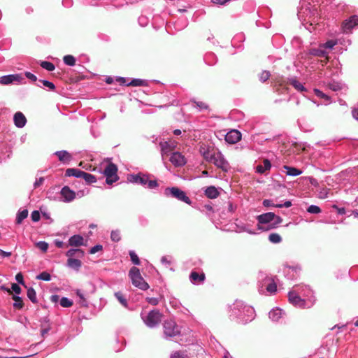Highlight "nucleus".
Masks as SVG:
<instances>
[{"mask_svg": "<svg viewBox=\"0 0 358 358\" xmlns=\"http://www.w3.org/2000/svg\"><path fill=\"white\" fill-rule=\"evenodd\" d=\"M255 311L254 308L243 301L236 300L230 306L229 317L240 324H247L254 320Z\"/></svg>", "mask_w": 358, "mask_h": 358, "instance_id": "f257e3e1", "label": "nucleus"}, {"mask_svg": "<svg viewBox=\"0 0 358 358\" xmlns=\"http://www.w3.org/2000/svg\"><path fill=\"white\" fill-rule=\"evenodd\" d=\"M257 220L258 221V229L262 231L274 229L282 221L280 217L271 212L258 215Z\"/></svg>", "mask_w": 358, "mask_h": 358, "instance_id": "f03ea898", "label": "nucleus"}, {"mask_svg": "<svg viewBox=\"0 0 358 358\" xmlns=\"http://www.w3.org/2000/svg\"><path fill=\"white\" fill-rule=\"evenodd\" d=\"M127 180L134 184H138L149 189H155L159 186L156 180H150L149 176L141 173L137 174H130Z\"/></svg>", "mask_w": 358, "mask_h": 358, "instance_id": "7ed1b4c3", "label": "nucleus"}, {"mask_svg": "<svg viewBox=\"0 0 358 358\" xmlns=\"http://www.w3.org/2000/svg\"><path fill=\"white\" fill-rule=\"evenodd\" d=\"M129 276L133 285L136 287L143 291L149 288V285L144 280L140 273V270L137 267L133 266L131 268L129 272Z\"/></svg>", "mask_w": 358, "mask_h": 358, "instance_id": "20e7f679", "label": "nucleus"}, {"mask_svg": "<svg viewBox=\"0 0 358 358\" xmlns=\"http://www.w3.org/2000/svg\"><path fill=\"white\" fill-rule=\"evenodd\" d=\"M141 316L147 327L154 328L161 322L162 315L159 310H152L148 314L141 313Z\"/></svg>", "mask_w": 358, "mask_h": 358, "instance_id": "39448f33", "label": "nucleus"}, {"mask_svg": "<svg viewBox=\"0 0 358 358\" xmlns=\"http://www.w3.org/2000/svg\"><path fill=\"white\" fill-rule=\"evenodd\" d=\"M164 195L167 197H173L185 203L191 204V200L186 195V193L176 187H166L164 189Z\"/></svg>", "mask_w": 358, "mask_h": 358, "instance_id": "423d86ee", "label": "nucleus"}, {"mask_svg": "<svg viewBox=\"0 0 358 358\" xmlns=\"http://www.w3.org/2000/svg\"><path fill=\"white\" fill-rule=\"evenodd\" d=\"M288 299L290 303L299 308H310L313 304V301H310V303H307L306 300L301 299V296L299 295V293L294 289L289 292Z\"/></svg>", "mask_w": 358, "mask_h": 358, "instance_id": "0eeeda50", "label": "nucleus"}, {"mask_svg": "<svg viewBox=\"0 0 358 358\" xmlns=\"http://www.w3.org/2000/svg\"><path fill=\"white\" fill-rule=\"evenodd\" d=\"M164 333L166 337H173L180 333V329L174 320L169 319L164 322Z\"/></svg>", "mask_w": 358, "mask_h": 358, "instance_id": "6e6552de", "label": "nucleus"}, {"mask_svg": "<svg viewBox=\"0 0 358 358\" xmlns=\"http://www.w3.org/2000/svg\"><path fill=\"white\" fill-rule=\"evenodd\" d=\"M117 166L114 164H109L106 166L103 173L106 177V182L107 184L111 185L117 180Z\"/></svg>", "mask_w": 358, "mask_h": 358, "instance_id": "1a4fd4ad", "label": "nucleus"}, {"mask_svg": "<svg viewBox=\"0 0 358 358\" xmlns=\"http://www.w3.org/2000/svg\"><path fill=\"white\" fill-rule=\"evenodd\" d=\"M210 163H213L215 166L224 172H227L230 169L229 162L225 159L224 155L220 150L216 152L215 158H213Z\"/></svg>", "mask_w": 358, "mask_h": 358, "instance_id": "9d476101", "label": "nucleus"}, {"mask_svg": "<svg viewBox=\"0 0 358 358\" xmlns=\"http://www.w3.org/2000/svg\"><path fill=\"white\" fill-rule=\"evenodd\" d=\"M219 150L213 147L203 145L200 146L199 152L205 160L208 162H211L216 155V152Z\"/></svg>", "mask_w": 358, "mask_h": 358, "instance_id": "9b49d317", "label": "nucleus"}, {"mask_svg": "<svg viewBox=\"0 0 358 358\" xmlns=\"http://www.w3.org/2000/svg\"><path fill=\"white\" fill-rule=\"evenodd\" d=\"M358 25V16L352 15L345 20L342 24V29L344 33H350L351 30Z\"/></svg>", "mask_w": 358, "mask_h": 358, "instance_id": "f8f14e48", "label": "nucleus"}, {"mask_svg": "<svg viewBox=\"0 0 358 358\" xmlns=\"http://www.w3.org/2000/svg\"><path fill=\"white\" fill-rule=\"evenodd\" d=\"M23 77L20 74H10L1 76L0 78V83L1 85H9L13 83H21Z\"/></svg>", "mask_w": 358, "mask_h": 358, "instance_id": "ddd939ff", "label": "nucleus"}, {"mask_svg": "<svg viewBox=\"0 0 358 358\" xmlns=\"http://www.w3.org/2000/svg\"><path fill=\"white\" fill-rule=\"evenodd\" d=\"M161 148L162 158L164 160L165 156H168L174 150L176 145L175 142L163 141L159 143Z\"/></svg>", "mask_w": 358, "mask_h": 358, "instance_id": "4468645a", "label": "nucleus"}, {"mask_svg": "<svg viewBox=\"0 0 358 358\" xmlns=\"http://www.w3.org/2000/svg\"><path fill=\"white\" fill-rule=\"evenodd\" d=\"M170 162L175 166H182L186 164L185 157L179 152H173L171 153Z\"/></svg>", "mask_w": 358, "mask_h": 358, "instance_id": "2eb2a0df", "label": "nucleus"}, {"mask_svg": "<svg viewBox=\"0 0 358 358\" xmlns=\"http://www.w3.org/2000/svg\"><path fill=\"white\" fill-rule=\"evenodd\" d=\"M293 289L296 290V292L299 293V295H301L304 297H308V303H310V301L314 302V300H312L313 292L306 285H297L294 287Z\"/></svg>", "mask_w": 358, "mask_h": 358, "instance_id": "dca6fc26", "label": "nucleus"}, {"mask_svg": "<svg viewBox=\"0 0 358 358\" xmlns=\"http://www.w3.org/2000/svg\"><path fill=\"white\" fill-rule=\"evenodd\" d=\"M241 138V134L236 129H232L229 131L225 135V141L230 143L234 144L239 141Z\"/></svg>", "mask_w": 358, "mask_h": 358, "instance_id": "f3484780", "label": "nucleus"}, {"mask_svg": "<svg viewBox=\"0 0 358 358\" xmlns=\"http://www.w3.org/2000/svg\"><path fill=\"white\" fill-rule=\"evenodd\" d=\"M61 195L64 202H71L76 198V193L68 186L64 187L61 190Z\"/></svg>", "mask_w": 358, "mask_h": 358, "instance_id": "a211bd4d", "label": "nucleus"}, {"mask_svg": "<svg viewBox=\"0 0 358 358\" xmlns=\"http://www.w3.org/2000/svg\"><path fill=\"white\" fill-rule=\"evenodd\" d=\"M54 155L64 164H69L73 159L72 155L66 150L56 151Z\"/></svg>", "mask_w": 358, "mask_h": 358, "instance_id": "6ab92c4d", "label": "nucleus"}, {"mask_svg": "<svg viewBox=\"0 0 358 358\" xmlns=\"http://www.w3.org/2000/svg\"><path fill=\"white\" fill-rule=\"evenodd\" d=\"M15 125L18 128H22L25 126L27 119L24 114L21 112H17L13 117Z\"/></svg>", "mask_w": 358, "mask_h": 358, "instance_id": "aec40b11", "label": "nucleus"}, {"mask_svg": "<svg viewBox=\"0 0 358 358\" xmlns=\"http://www.w3.org/2000/svg\"><path fill=\"white\" fill-rule=\"evenodd\" d=\"M69 244L71 246H81L84 245V238L80 235H73L69 239Z\"/></svg>", "mask_w": 358, "mask_h": 358, "instance_id": "412c9836", "label": "nucleus"}, {"mask_svg": "<svg viewBox=\"0 0 358 358\" xmlns=\"http://www.w3.org/2000/svg\"><path fill=\"white\" fill-rule=\"evenodd\" d=\"M271 168V162L265 159L263 160V164H259L256 166V172L258 173H264L266 171L270 170Z\"/></svg>", "mask_w": 358, "mask_h": 358, "instance_id": "4be33fe9", "label": "nucleus"}, {"mask_svg": "<svg viewBox=\"0 0 358 358\" xmlns=\"http://www.w3.org/2000/svg\"><path fill=\"white\" fill-rule=\"evenodd\" d=\"M282 313H283L282 309L275 308H273L268 313V317L272 321L277 322L279 320L280 318H281Z\"/></svg>", "mask_w": 358, "mask_h": 358, "instance_id": "5701e85b", "label": "nucleus"}, {"mask_svg": "<svg viewBox=\"0 0 358 358\" xmlns=\"http://www.w3.org/2000/svg\"><path fill=\"white\" fill-rule=\"evenodd\" d=\"M84 171L74 168L67 169L65 172V176L68 177H75L76 178H82Z\"/></svg>", "mask_w": 358, "mask_h": 358, "instance_id": "b1692460", "label": "nucleus"}, {"mask_svg": "<svg viewBox=\"0 0 358 358\" xmlns=\"http://www.w3.org/2000/svg\"><path fill=\"white\" fill-rule=\"evenodd\" d=\"M219 194L217 189L214 186L208 187L205 190V195L211 199L217 198Z\"/></svg>", "mask_w": 358, "mask_h": 358, "instance_id": "393cba45", "label": "nucleus"}, {"mask_svg": "<svg viewBox=\"0 0 358 358\" xmlns=\"http://www.w3.org/2000/svg\"><path fill=\"white\" fill-rule=\"evenodd\" d=\"M67 266L75 271H79L82 266V262L78 259L69 258L67 260Z\"/></svg>", "mask_w": 358, "mask_h": 358, "instance_id": "a878e982", "label": "nucleus"}, {"mask_svg": "<svg viewBox=\"0 0 358 358\" xmlns=\"http://www.w3.org/2000/svg\"><path fill=\"white\" fill-rule=\"evenodd\" d=\"M190 280L194 284H199L203 282L205 279L203 273L199 274L197 272L192 271L189 275Z\"/></svg>", "mask_w": 358, "mask_h": 358, "instance_id": "bb28decb", "label": "nucleus"}, {"mask_svg": "<svg viewBox=\"0 0 358 358\" xmlns=\"http://www.w3.org/2000/svg\"><path fill=\"white\" fill-rule=\"evenodd\" d=\"M308 53L313 56L324 57H326L328 52L322 49V47L320 46V48H312L309 50Z\"/></svg>", "mask_w": 358, "mask_h": 358, "instance_id": "cd10ccee", "label": "nucleus"}, {"mask_svg": "<svg viewBox=\"0 0 358 358\" xmlns=\"http://www.w3.org/2000/svg\"><path fill=\"white\" fill-rule=\"evenodd\" d=\"M66 255L69 258H73L74 256L81 258L84 256V252L80 249L71 248L66 252Z\"/></svg>", "mask_w": 358, "mask_h": 358, "instance_id": "c85d7f7f", "label": "nucleus"}, {"mask_svg": "<svg viewBox=\"0 0 358 358\" xmlns=\"http://www.w3.org/2000/svg\"><path fill=\"white\" fill-rule=\"evenodd\" d=\"M266 281L268 282L266 285V290L270 294H274L277 290V285L274 281L270 278H266Z\"/></svg>", "mask_w": 358, "mask_h": 358, "instance_id": "c756f323", "label": "nucleus"}, {"mask_svg": "<svg viewBox=\"0 0 358 358\" xmlns=\"http://www.w3.org/2000/svg\"><path fill=\"white\" fill-rule=\"evenodd\" d=\"M284 168L287 170V175L290 176H297L302 173V171L299 169L291 167L288 166H285Z\"/></svg>", "mask_w": 358, "mask_h": 358, "instance_id": "7c9ffc66", "label": "nucleus"}, {"mask_svg": "<svg viewBox=\"0 0 358 358\" xmlns=\"http://www.w3.org/2000/svg\"><path fill=\"white\" fill-rule=\"evenodd\" d=\"M289 83L299 92H303L306 90L302 83L295 78L290 79Z\"/></svg>", "mask_w": 358, "mask_h": 358, "instance_id": "2f4dec72", "label": "nucleus"}, {"mask_svg": "<svg viewBox=\"0 0 358 358\" xmlns=\"http://www.w3.org/2000/svg\"><path fill=\"white\" fill-rule=\"evenodd\" d=\"M82 178H83L87 184L94 183L96 181V178L94 175L86 173L85 171L83 173Z\"/></svg>", "mask_w": 358, "mask_h": 358, "instance_id": "473e14b6", "label": "nucleus"}, {"mask_svg": "<svg viewBox=\"0 0 358 358\" xmlns=\"http://www.w3.org/2000/svg\"><path fill=\"white\" fill-rule=\"evenodd\" d=\"M28 216V210L24 209L21 211H19L17 214L16 217V222L17 224H20L25 218Z\"/></svg>", "mask_w": 358, "mask_h": 358, "instance_id": "72a5a7b5", "label": "nucleus"}, {"mask_svg": "<svg viewBox=\"0 0 358 358\" xmlns=\"http://www.w3.org/2000/svg\"><path fill=\"white\" fill-rule=\"evenodd\" d=\"M115 296L118 300V301L125 308L128 306L127 300L125 299L124 295L120 292H117L115 293Z\"/></svg>", "mask_w": 358, "mask_h": 358, "instance_id": "f704fd0d", "label": "nucleus"}, {"mask_svg": "<svg viewBox=\"0 0 358 358\" xmlns=\"http://www.w3.org/2000/svg\"><path fill=\"white\" fill-rule=\"evenodd\" d=\"M268 241L272 243H280L282 241V238L277 233H271L268 236Z\"/></svg>", "mask_w": 358, "mask_h": 358, "instance_id": "c9c22d12", "label": "nucleus"}, {"mask_svg": "<svg viewBox=\"0 0 358 358\" xmlns=\"http://www.w3.org/2000/svg\"><path fill=\"white\" fill-rule=\"evenodd\" d=\"M63 61L65 64L73 66L76 64V59L73 56L68 55L64 57Z\"/></svg>", "mask_w": 358, "mask_h": 358, "instance_id": "e433bc0d", "label": "nucleus"}, {"mask_svg": "<svg viewBox=\"0 0 358 358\" xmlns=\"http://www.w3.org/2000/svg\"><path fill=\"white\" fill-rule=\"evenodd\" d=\"M328 87L334 91H338L342 88V84L339 82L332 81L328 83L327 85Z\"/></svg>", "mask_w": 358, "mask_h": 358, "instance_id": "4c0bfd02", "label": "nucleus"}, {"mask_svg": "<svg viewBox=\"0 0 358 358\" xmlns=\"http://www.w3.org/2000/svg\"><path fill=\"white\" fill-rule=\"evenodd\" d=\"M40 65L43 69H45L48 71H52L55 69V66L52 63H51L50 62H47V61L41 62Z\"/></svg>", "mask_w": 358, "mask_h": 358, "instance_id": "58836bf2", "label": "nucleus"}, {"mask_svg": "<svg viewBox=\"0 0 358 358\" xmlns=\"http://www.w3.org/2000/svg\"><path fill=\"white\" fill-rule=\"evenodd\" d=\"M146 80L134 78L129 83L127 84V85H131V86H145L146 85Z\"/></svg>", "mask_w": 358, "mask_h": 358, "instance_id": "ea45409f", "label": "nucleus"}, {"mask_svg": "<svg viewBox=\"0 0 358 358\" xmlns=\"http://www.w3.org/2000/svg\"><path fill=\"white\" fill-rule=\"evenodd\" d=\"M13 299L14 300V303H13L14 308H16L18 309L22 308L23 306V302H22V298L18 296H13Z\"/></svg>", "mask_w": 358, "mask_h": 358, "instance_id": "a19ab883", "label": "nucleus"}, {"mask_svg": "<svg viewBox=\"0 0 358 358\" xmlns=\"http://www.w3.org/2000/svg\"><path fill=\"white\" fill-rule=\"evenodd\" d=\"M36 279L48 282L51 280V275L49 273L43 271L36 276Z\"/></svg>", "mask_w": 358, "mask_h": 358, "instance_id": "79ce46f5", "label": "nucleus"}, {"mask_svg": "<svg viewBox=\"0 0 358 358\" xmlns=\"http://www.w3.org/2000/svg\"><path fill=\"white\" fill-rule=\"evenodd\" d=\"M27 297L33 302V303H35L36 302L37 299H36V292L34 290V289L33 288H29L27 289Z\"/></svg>", "mask_w": 358, "mask_h": 358, "instance_id": "37998d69", "label": "nucleus"}, {"mask_svg": "<svg viewBox=\"0 0 358 358\" xmlns=\"http://www.w3.org/2000/svg\"><path fill=\"white\" fill-rule=\"evenodd\" d=\"M59 302L60 305L64 308H69L73 305V301L67 297H62Z\"/></svg>", "mask_w": 358, "mask_h": 358, "instance_id": "c03bdc74", "label": "nucleus"}, {"mask_svg": "<svg viewBox=\"0 0 358 358\" xmlns=\"http://www.w3.org/2000/svg\"><path fill=\"white\" fill-rule=\"evenodd\" d=\"M110 238L114 242H118L121 239L120 232L119 230H113L110 234Z\"/></svg>", "mask_w": 358, "mask_h": 358, "instance_id": "a18cd8bd", "label": "nucleus"}, {"mask_svg": "<svg viewBox=\"0 0 358 358\" xmlns=\"http://www.w3.org/2000/svg\"><path fill=\"white\" fill-rule=\"evenodd\" d=\"M39 82L43 84L45 87H48L50 90L53 91L55 89V85L53 83L47 80H39Z\"/></svg>", "mask_w": 358, "mask_h": 358, "instance_id": "49530a36", "label": "nucleus"}, {"mask_svg": "<svg viewBox=\"0 0 358 358\" xmlns=\"http://www.w3.org/2000/svg\"><path fill=\"white\" fill-rule=\"evenodd\" d=\"M171 358H189V357H188L187 355L184 352L176 351V352H173L171 355Z\"/></svg>", "mask_w": 358, "mask_h": 358, "instance_id": "de8ad7c7", "label": "nucleus"}, {"mask_svg": "<svg viewBox=\"0 0 358 358\" xmlns=\"http://www.w3.org/2000/svg\"><path fill=\"white\" fill-rule=\"evenodd\" d=\"M129 256L131 257V260L135 265L140 264V260L138 255L135 253L134 251H129Z\"/></svg>", "mask_w": 358, "mask_h": 358, "instance_id": "09e8293b", "label": "nucleus"}, {"mask_svg": "<svg viewBox=\"0 0 358 358\" xmlns=\"http://www.w3.org/2000/svg\"><path fill=\"white\" fill-rule=\"evenodd\" d=\"M307 211L309 213H312V214H318L321 212V209L320 208L319 206H315V205H310L308 209H307Z\"/></svg>", "mask_w": 358, "mask_h": 358, "instance_id": "8fccbe9b", "label": "nucleus"}, {"mask_svg": "<svg viewBox=\"0 0 358 358\" xmlns=\"http://www.w3.org/2000/svg\"><path fill=\"white\" fill-rule=\"evenodd\" d=\"M36 246L43 252H46L48 249V244L45 241H39L36 243Z\"/></svg>", "mask_w": 358, "mask_h": 358, "instance_id": "3c124183", "label": "nucleus"}, {"mask_svg": "<svg viewBox=\"0 0 358 358\" xmlns=\"http://www.w3.org/2000/svg\"><path fill=\"white\" fill-rule=\"evenodd\" d=\"M314 92H315V95L320 98L324 99L325 100H327V101H329L330 99L328 95L325 94L324 93H323L321 90H320L318 89H315Z\"/></svg>", "mask_w": 358, "mask_h": 358, "instance_id": "603ef678", "label": "nucleus"}, {"mask_svg": "<svg viewBox=\"0 0 358 358\" xmlns=\"http://www.w3.org/2000/svg\"><path fill=\"white\" fill-rule=\"evenodd\" d=\"M270 73L269 71H264L263 72L261 73V74L259 75V80L262 81V82H265L266 81L269 77H270Z\"/></svg>", "mask_w": 358, "mask_h": 358, "instance_id": "864d4df0", "label": "nucleus"}, {"mask_svg": "<svg viewBox=\"0 0 358 358\" xmlns=\"http://www.w3.org/2000/svg\"><path fill=\"white\" fill-rule=\"evenodd\" d=\"M336 45V42L332 40L327 41L325 43L321 45V47L331 49Z\"/></svg>", "mask_w": 358, "mask_h": 358, "instance_id": "5fc2aeb1", "label": "nucleus"}, {"mask_svg": "<svg viewBox=\"0 0 358 358\" xmlns=\"http://www.w3.org/2000/svg\"><path fill=\"white\" fill-rule=\"evenodd\" d=\"M31 220L33 222H38L40 220L41 215L38 210H34L31 214Z\"/></svg>", "mask_w": 358, "mask_h": 358, "instance_id": "6e6d98bb", "label": "nucleus"}, {"mask_svg": "<svg viewBox=\"0 0 358 358\" xmlns=\"http://www.w3.org/2000/svg\"><path fill=\"white\" fill-rule=\"evenodd\" d=\"M102 249H103V246L101 245H96L93 246L92 248H91V249L90 250V253L95 254L96 252L102 250Z\"/></svg>", "mask_w": 358, "mask_h": 358, "instance_id": "4d7b16f0", "label": "nucleus"}, {"mask_svg": "<svg viewBox=\"0 0 358 358\" xmlns=\"http://www.w3.org/2000/svg\"><path fill=\"white\" fill-rule=\"evenodd\" d=\"M146 301L153 306H156L159 303V299L155 297H147Z\"/></svg>", "mask_w": 358, "mask_h": 358, "instance_id": "13d9d810", "label": "nucleus"}, {"mask_svg": "<svg viewBox=\"0 0 358 358\" xmlns=\"http://www.w3.org/2000/svg\"><path fill=\"white\" fill-rule=\"evenodd\" d=\"M275 205L271 199H264L263 201V206L265 207H275Z\"/></svg>", "mask_w": 358, "mask_h": 358, "instance_id": "bf43d9fd", "label": "nucleus"}, {"mask_svg": "<svg viewBox=\"0 0 358 358\" xmlns=\"http://www.w3.org/2000/svg\"><path fill=\"white\" fill-rule=\"evenodd\" d=\"M76 294L83 301V302H82L83 305L86 306L87 302L84 297V294L82 293V292L80 290H78L76 292Z\"/></svg>", "mask_w": 358, "mask_h": 358, "instance_id": "052dcab7", "label": "nucleus"}, {"mask_svg": "<svg viewBox=\"0 0 358 358\" xmlns=\"http://www.w3.org/2000/svg\"><path fill=\"white\" fill-rule=\"evenodd\" d=\"M43 182H44V178L40 177L39 178H36V180L34 184V188L38 187L40 185H41L43 183Z\"/></svg>", "mask_w": 358, "mask_h": 358, "instance_id": "680f3d73", "label": "nucleus"}, {"mask_svg": "<svg viewBox=\"0 0 358 358\" xmlns=\"http://www.w3.org/2000/svg\"><path fill=\"white\" fill-rule=\"evenodd\" d=\"M25 76L34 82L37 80V77L30 72H25Z\"/></svg>", "mask_w": 358, "mask_h": 358, "instance_id": "e2e57ef3", "label": "nucleus"}, {"mask_svg": "<svg viewBox=\"0 0 358 358\" xmlns=\"http://www.w3.org/2000/svg\"><path fill=\"white\" fill-rule=\"evenodd\" d=\"M15 280L16 281L20 283V284H22V285H24V280H23V275L21 273H18L16 275H15Z\"/></svg>", "mask_w": 358, "mask_h": 358, "instance_id": "0e129e2a", "label": "nucleus"}, {"mask_svg": "<svg viewBox=\"0 0 358 358\" xmlns=\"http://www.w3.org/2000/svg\"><path fill=\"white\" fill-rule=\"evenodd\" d=\"M195 104H196V107L199 108V110H201L208 108V106L203 102H195Z\"/></svg>", "mask_w": 358, "mask_h": 358, "instance_id": "69168bd1", "label": "nucleus"}, {"mask_svg": "<svg viewBox=\"0 0 358 358\" xmlns=\"http://www.w3.org/2000/svg\"><path fill=\"white\" fill-rule=\"evenodd\" d=\"M12 289L17 294H19L21 292V288L19 287V285L15 283L12 285Z\"/></svg>", "mask_w": 358, "mask_h": 358, "instance_id": "338daca9", "label": "nucleus"}, {"mask_svg": "<svg viewBox=\"0 0 358 358\" xmlns=\"http://www.w3.org/2000/svg\"><path fill=\"white\" fill-rule=\"evenodd\" d=\"M161 262L163 264H165V265H170L171 264V260L168 259L167 257L166 256H163L162 258H161Z\"/></svg>", "mask_w": 358, "mask_h": 358, "instance_id": "774afa93", "label": "nucleus"}]
</instances>
